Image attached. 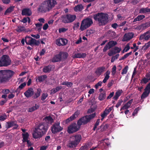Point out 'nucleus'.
Wrapping results in <instances>:
<instances>
[{
    "label": "nucleus",
    "mask_w": 150,
    "mask_h": 150,
    "mask_svg": "<svg viewBox=\"0 0 150 150\" xmlns=\"http://www.w3.org/2000/svg\"><path fill=\"white\" fill-rule=\"evenodd\" d=\"M41 90L39 88H38L37 89V92L35 93L34 96L33 97L34 99H36L39 97L41 94Z\"/></svg>",
    "instance_id": "obj_38"
},
{
    "label": "nucleus",
    "mask_w": 150,
    "mask_h": 150,
    "mask_svg": "<svg viewBox=\"0 0 150 150\" xmlns=\"http://www.w3.org/2000/svg\"><path fill=\"white\" fill-rule=\"evenodd\" d=\"M68 54L67 53L62 52V57L64 59H66L68 56Z\"/></svg>",
    "instance_id": "obj_54"
},
{
    "label": "nucleus",
    "mask_w": 150,
    "mask_h": 150,
    "mask_svg": "<svg viewBox=\"0 0 150 150\" xmlns=\"http://www.w3.org/2000/svg\"><path fill=\"white\" fill-rule=\"evenodd\" d=\"M26 84L25 82H24L21 83L16 90V92L18 94L20 93L21 90L26 86Z\"/></svg>",
    "instance_id": "obj_28"
},
{
    "label": "nucleus",
    "mask_w": 150,
    "mask_h": 150,
    "mask_svg": "<svg viewBox=\"0 0 150 150\" xmlns=\"http://www.w3.org/2000/svg\"><path fill=\"white\" fill-rule=\"evenodd\" d=\"M14 74L13 71L10 70L0 71V84L8 82Z\"/></svg>",
    "instance_id": "obj_2"
},
{
    "label": "nucleus",
    "mask_w": 150,
    "mask_h": 150,
    "mask_svg": "<svg viewBox=\"0 0 150 150\" xmlns=\"http://www.w3.org/2000/svg\"><path fill=\"white\" fill-rule=\"evenodd\" d=\"M132 54V52L131 51L129 53H127L125 54L123 57L120 58L119 59L120 60H124L127 58L129 56L131 55Z\"/></svg>",
    "instance_id": "obj_44"
},
{
    "label": "nucleus",
    "mask_w": 150,
    "mask_h": 150,
    "mask_svg": "<svg viewBox=\"0 0 150 150\" xmlns=\"http://www.w3.org/2000/svg\"><path fill=\"white\" fill-rule=\"evenodd\" d=\"M48 94L47 93H43L41 97V100H44L46 99L47 97Z\"/></svg>",
    "instance_id": "obj_52"
},
{
    "label": "nucleus",
    "mask_w": 150,
    "mask_h": 150,
    "mask_svg": "<svg viewBox=\"0 0 150 150\" xmlns=\"http://www.w3.org/2000/svg\"><path fill=\"white\" fill-rule=\"evenodd\" d=\"M52 66L51 65L45 66L43 69V71L45 73L50 72L52 69Z\"/></svg>",
    "instance_id": "obj_27"
},
{
    "label": "nucleus",
    "mask_w": 150,
    "mask_h": 150,
    "mask_svg": "<svg viewBox=\"0 0 150 150\" xmlns=\"http://www.w3.org/2000/svg\"><path fill=\"white\" fill-rule=\"evenodd\" d=\"M37 10L38 12L41 13H45L50 11L45 0L40 4Z\"/></svg>",
    "instance_id": "obj_10"
},
{
    "label": "nucleus",
    "mask_w": 150,
    "mask_h": 150,
    "mask_svg": "<svg viewBox=\"0 0 150 150\" xmlns=\"http://www.w3.org/2000/svg\"><path fill=\"white\" fill-rule=\"evenodd\" d=\"M113 3L115 4H120L123 2L124 0H113Z\"/></svg>",
    "instance_id": "obj_59"
},
{
    "label": "nucleus",
    "mask_w": 150,
    "mask_h": 150,
    "mask_svg": "<svg viewBox=\"0 0 150 150\" xmlns=\"http://www.w3.org/2000/svg\"><path fill=\"white\" fill-rule=\"evenodd\" d=\"M48 128V125L45 123L37 124L33 133V137L35 139H40L46 134Z\"/></svg>",
    "instance_id": "obj_1"
},
{
    "label": "nucleus",
    "mask_w": 150,
    "mask_h": 150,
    "mask_svg": "<svg viewBox=\"0 0 150 150\" xmlns=\"http://www.w3.org/2000/svg\"><path fill=\"white\" fill-rule=\"evenodd\" d=\"M108 128V125H101L100 127V129L101 132H103Z\"/></svg>",
    "instance_id": "obj_46"
},
{
    "label": "nucleus",
    "mask_w": 150,
    "mask_h": 150,
    "mask_svg": "<svg viewBox=\"0 0 150 150\" xmlns=\"http://www.w3.org/2000/svg\"><path fill=\"white\" fill-rule=\"evenodd\" d=\"M15 7V6H11L8 8L5 11L4 15H7L8 13H11L14 10Z\"/></svg>",
    "instance_id": "obj_37"
},
{
    "label": "nucleus",
    "mask_w": 150,
    "mask_h": 150,
    "mask_svg": "<svg viewBox=\"0 0 150 150\" xmlns=\"http://www.w3.org/2000/svg\"><path fill=\"white\" fill-rule=\"evenodd\" d=\"M21 13L23 16H30L31 15L32 12L30 8H25L22 10Z\"/></svg>",
    "instance_id": "obj_22"
},
{
    "label": "nucleus",
    "mask_w": 150,
    "mask_h": 150,
    "mask_svg": "<svg viewBox=\"0 0 150 150\" xmlns=\"http://www.w3.org/2000/svg\"><path fill=\"white\" fill-rule=\"evenodd\" d=\"M130 49V46L129 44H127L126 46L124 48L122 52V53H124L125 52H127Z\"/></svg>",
    "instance_id": "obj_45"
},
{
    "label": "nucleus",
    "mask_w": 150,
    "mask_h": 150,
    "mask_svg": "<svg viewBox=\"0 0 150 150\" xmlns=\"http://www.w3.org/2000/svg\"><path fill=\"white\" fill-rule=\"evenodd\" d=\"M16 31L18 33H21L25 30V28L24 27L21 25L18 26L17 28L16 29Z\"/></svg>",
    "instance_id": "obj_42"
},
{
    "label": "nucleus",
    "mask_w": 150,
    "mask_h": 150,
    "mask_svg": "<svg viewBox=\"0 0 150 150\" xmlns=\"http://www.w3.org/2000/svg\"><path fill=\"white\" fill-rule=\"evenodd\" d=\"M112 108L111 107L109 108L108 109H105V110L101 114V116L102 117L101 120L103 119L107 115L109 114L110 112L112 110Z\"/></svg>",
    "instance_id": "obj_23"
},
{
    "label": "nucleus",
    "mask_w": 150,
    "mask_h": 150,
    "mask_svg": "<svg viewBox=\"0 0 150 150\" xmlns=\"http://www.w3.org/2000/svg\"><path fill=\"white\" fill-rule=\"evenodd\" d=\"M96 115V113H94L90 115H85L78 120L77 122V124L79 126L86 125L89 122L91 119L93 118Z\"/></svg>",
    "instance_id": "obj_5"
},
{
    "label": "nucleus",
    "mask_w": 150,
    "mask_h": 150,
    "mask_svg": "<svg viewBox=\"0 0 150 150\" xmlns=\"http://www.w3.org/2000/svg\"><path fill=\"white\" fill-rule=\"evenodd\" d=\"M81 135L76 134L71 137L67 145V146L70 148H75L79 144L81 139Z\"/></svg>",
    "instance_id": "obj_4"
},
{
    "label": "nucleus",
    "mask_w": 150,
    "mask_h": 150,
    "mask_svg": "<svg viewBox=\"0 0 150 150\" xmlns=\"http://www.w3.org/2000/svg\"><path fill=\"white\" fill-rule=\"evenodd\" d=\"M145 18V16L144 15H140L138 16L136 18H134L133 21V22H135L137 21H140Z\"/></svg>",
    "instance_id": "obj_35"
},
{
    "label": "nucleus",
    "mask_w": 150,
    "mask_h": 150,
    "mask_svg": "<svg viewBox=\"0 0 150 150\" xmlns=\"http://www.w3.org/2000/svg\"><path fill=\"white\" fill-rule=\"evenodd\" d=\"M7 118V115L5 114L0 116V121H3Z\"/></svg>",
    "instance_id": "obj_53"
},
{
    "label": "nucleus",
    "mask_w": 150,
    "mask_h": 150,
    "mask_svg": "<svg viewBox=\"0 0 150 150\" xmlns=\"http://www.w3.org/2000/svg\"><path fill=\"white\" fill-rule=\"evenodd\" d=\"M86 54L85 53L82 52L75 54L73 56V58H83L86 57Z\"/></svg>",
    "instance_id": "obj_26"
},
{
    "label": "nucleus",
    "mask_w": 150,
    "mask_h": 150,
    "mask_svg": "<svg viewBox=\"0 0 150 150\" xmlns=\"http://www.w3.org/2000/svg\"><path fill=\"white\" fill-rule=\"evenodd\" d=\"M122 92V90H119L117 91L115 93V96L113 98V99L115 100H117L119 97L121 95V94Z\"/></svg>",
    "instance_id": "obj_33"
},
{
    "label": "nucleus",
    "mask_w": 150,
    "mask_h": 150,
    "mask_svg": "<svg viewBox=\"0 0 150 150\" xmlns=\"http://www.w3.org/2000/svg\"><path fill=\"white\" fill-rule=\"evenodd\" d=\"M11 63V60L8 55H3L0 57V67L8 66Z\"/></svg>",
    "instance_id": "obj_7"
},
{
    "label": "nucleus",
    "mask_w": 150,
    "mask_h": 150,
    "mask_svg": "<svg viewBox=\"0 0 150 150\" xmlns=\"http://www.w3.org/2000/svg\"><path fill=\"white\" fill-rule=\"evenodd\" d=\"M121 48H119L115 46L113 48L109 50L108 54L109 56H112V55L119 53L121 51Z\"/></svg>",
    "instance_id": "obj_16"
},
{
    "label": "nucleus",
    "mask_w": 150,
    "mask_h": 150,
    "mask_svg": "<svg viewBox=\"0 0 150 150\" xmlns=\"http://www.w3.org/2000/svg\"><path fill=\"white\" fill-rule=\"evenodd\" d=\"M60 41L61 42V46L66 45L67 42V40L66 39L61 38Z\"/></svg>",
    "instance_id": "obj_48"
},
{
    "label": "nucleus",
    "mask_w": 150,
    "mask_h": 150,
    "mask_svg": "<svg viewBox=\"0 0 150 150\" xmlns=\"http://www.w3.org/2000/svg\"><path fill=\"white\" fill-rule=\"evenodd\" d=\"M80 127L75 122L73 123L68 127L67 132L69 134L73 133L78 131Z\"/></svg>",
    "instance_id": "obj_11"
},
{
    "label": "nucleus",
    "mask_w": 150,
    "mask_h": 150,
    "mask_svg": "<svg viewBox=\"0 0 150 150\" xmlns=\"http://www.w3.org/2000/svg\"><path fill=\"white\" fill-rule=\"evenodd\" d=\"M39 107V105L35 104V106H33L29 108L28 110V112H32L38 109Z\"/></svg>",
    "instance_id": "obj_36"
},
{
    "label": "nucleus",
    "mask_w": 150,
    "mask_h": 150,
    "mask_svg": "<svg viewBox=\"0 0 150 150\" xmlns=\"http://www.w3.org/2000/svg\"><path fill=\"white\" fill-rule=\"evenodd\" d=\"M150 38V29L143 34L141 35L139 37V39L142 40L144 39L147 40Z\"/></svg>",
    "instance_id": "obj_19"
},
{
    "label": "nucleus",
    "mask_w": 150,
    "mask_h": 150,
    "mask_svg": "<svg viewBox=\"0 0 150 150\" xmlns=\"http://www.w3.org/2000/svg\"><path fill=\"white\" fill-rule=\"evenodd\" d=\"M23 139L22 140L23 143L26 142L28 140V139L29 136V134L28 132L22 134Z\"/></svg>",
    "instance_id": "obj_34"
},
{
    "label": "nucleus",
    "mask_w": 150,
    "mask_h": 150,
    "mask_svg": "<svg viewBox=\"0 0 150 150\" xmlns=\"http://www.w3.org/2000/svg\"><path fill=\"white\" fill-rule=\"evenodd\" d=\"M133 101V99H131L129 100L120 109V111L122 110L127 109L129 108Z\"/></svg>",
    "instance_id": "obj_24"
},
{
    "label": "nucleus",
    "mask_w": 150,
    "mask_h": 150,
    "mask_svg": "<svg viewBox=\"0 0 150 150\" xmlns=\"http://www.w3.org/2000/svg\"><path fill=\"white\" fill-rule=\"evenodd\" d=\"M80 113V111L79 110H77L69 118H67L65 121L66 123H67L70 122L74 120L75 118L77 117Z\"/></svg>",
    "instance_id": "obj_14"
},
{
    "label": "nucleus",
    "mask_w": 150,
    "mask_h": 150,
    "mask_svg": "<svg viewBox=\"0 0 150 150\" xmlns=\"http://www.w3.org/2000/svg\"><path fill=\"white\" fill-rule=\"evenodd\" d=\"M47 6L50 11L57 4L56 0H45Z\"/></svg>",
    "instance_id": "obj_15"
},
{
    "label": "nucleus",
    "mask_w": 150,
    "mask_h": 150,
    "mask_svg": "<svg viewBox=\"0 0 150 150\" xmlns=\"http://www.w3.org/2000/svg\"><path fill=\"white\" fill-rule=\"evenodd\" d=\"M106 96V93L105 92H103L100 93L98 97V99L100 100H103L105 98Z\"/></svg>",
    "instance_id": "obj_40"
},
{
    "label": "nucleus",
    "mask_w": 150,
    "mask_h": 150,
    "mask_svg": "<svg viewBox=\"0 0 150 150\" xmlns=\"http://www.w3.org/2000/svg\"><path fill=\"white\" fill-rule=\"evenodd\" d=\"M120 54H116L115 56H113L111 59V62H113L115 60L117 59L119 56Z\"/></svg>",
    "instance_id": "obj_47"
},
{
    "label": "nucleus",
    "mask_w": 150,
    "mask_h": 150,
    "mask_svg": "<svg viewBox=\"0 0 150 150\" xmlns=\"http://www.w3.org/2000/svg\"><path fill=\"white\" fill-rule=\"evenodd\" d=\"M144 91L143 93L141 96V99L147 97L150 93V91L145 89V88Z\"/></svg>",
    "instance_id": "obj_32"
},
{
    "label": "nucleus",
    "mask_w": 150,
    "mask_h": 150,
    "mask_svg": "<svg viewBox=\"0 0 150 150\" xmlns=\"http://www.w3.org/2000/svg\"><path fill=\"white\" fill-rule=\"evenodd\" d=\"M139 107H137V108L134 111V112L132 113V115L134 116L136 114H137L138 111L139 110Z\"/></svg>",
    "instance_id": "obj_64"
},
{
    "label": "nucleus",
    "mask_w": 150,
    "mask_h": 150,
    "mask_svg": "<svg viewBox=\"0 0 150 150\" xmlns=\"http://www.w3.org/2000/svg\"><path fill=\"white\" fill-rule=\"evenodd\" d=\"M80 25L79 22H77L76 23H74L73 26V29L74 30H76L79 28Z\"/></svg>",
    "instance_id": "obj_50"
},
{
    "label": "nucleus",
    "mask_w": 150,
    "mask_h": 150,
    "mask_svg": "<svg viewBox=\"0 0 150 150\" xmlns=\"http://www.w3.org/2000/svg\"><path fill=\"white\" fill-rule=\"evenodd\" d=\"M45 119L46 121H47L50 122H52L53 121L52 118L50 116H46L45 118Z\"/></svg>",
    "instance_id": "obj_49"
},
{
    "label": "nucleus",
    "mask_w": 150,
    "mask_h": 150,
    "mask_svg": "<svg viewBox=\"0 0 150 150\" xmlns=\"http://www.w3.org/2000/svg\"><path fill=\"white\" fill-rule=\"evenodd\" d=\"M149 12H150V8L148 7L142 8L139 10V13H146Z\"/></svg>",
    "instance_id": "obj_31"
},
{
    "label": "nucleus",
    "mask_w": 150,
    "mask_h": 150,
    "mask_svg": "<svg viewBox=\"0 0 150 150\" xmlns=\"http://www.w3.org/2000/svg\"><path fill=\"white\" fill-rule=\"evenodd\" d=\"M34 94L33 89L32 88H28V89L24 93L25 96L27 98L31 97Z\"/></svg>",
    "instance_id": "obj_21"
},
{
    "label": "nucleus",
    "mask_w": 150,
    "mask_h": 150,
    "mask_svg": "<svg viewBox=\"0 0 150 150\" xmlns=\"http://www.w3.org/2000/svg\"><path fill=\"white\" fill-rule=\"evenodd\" d=\"M2 92L6 95L9 93L10 91L8 89H3L2 90Z\"/></svg>",
    "instance_id": "obj_61"
},
{
    "label": "nucleus",
    "mask_w": 150,
    "mask_h": 150,
    "mask_svg": "<svg viewBox=\"0 0 150 150\" xmlns=\"http://www.w3.org/2000/svg\"><path fill=\"white\" fill-rule=\"evenodd\" d=\"M68 30L67 29H66L64 28H59V33H61L62 32H66Z\"/></svg>",
    "instance_id": "obj_60"
},
{
    "label": "nucleus",
    "mask_w": 150,
    "mask_h": 150,
    "mask_svg": "<svg viewBox=\"0 0 150 150\" xmlns=\"http://www.w3.org/2000/svg\"><path fill=\"white\" fill-rule=\"evenodd\" d=\"M114 92H112L110 93L109 95L107 97V99L108 100L110 99L114 95Z\"/></svg>",
    "instance_id": "obj_62"
},
{
    "label": "nucleus",
    "mask_w": 150,
    "mask_h": 150,
    "mask_svg": "<svg viewBox=\"0 0 150 150\" xmlns=\"http://www.w3.org/2000/svg\"><path fill=\"white\" fill-rule=\"evenodd\" d=\"M60 123L57 122L54 124L51 127V131L53 134H55L58 132L61 131L63 128L61 127L59 125Z\"/></svg>",
    "instance_id": "obj_12"
},
{
    "label": "nucleus",
    "mask_w": 150,
    "mask_h": 150,
    "mask_svg": "<svg viewBox=\"0 0 150 150\" xmlns=\"http://www.w3.org/2000/svg\"><path fill=\"white\" fill-rule=\"evenodd\" d=\"M76 18V16L75 15L70 14H65L62 16L61 20L64 23H69L73 22Z\"/></svg>",
    "instance_id": "obj_8"
},
{
    "label": "nucleus",
    "mask_w": 150,
    "mask_h": 150,
    "mask_svg": "<svg viewBox=\"0 0 150 150\" xmlns=\"http://www.w3.org/2000/svg\"><path fill=\"white\" fill-rule=\"evenodd\" d=\"M88 146L87 144H85L84 145L82 146L79 149V150H85L87 149Z\"/></svg>",
    "instance_id": "obj_56"
},
{
    "label": "nucleus",
    "mask_w": 150,
    "mask_h": 150,
    "mask_svg": "<svg viewBox=\"0 0 150 150\" xmlns=\"http://www.w3.org/2000/svg\"><path fill=\"white\" fill-rule=\"evenodd\" d=\"M114 81L113 80H111L108 84L107 86L108 88H110L114 83Z\"/></svg>",
    "instance_id": "obj_58"
},
{
    "label": "nucleus",
    "mask_w": 150,
    "mask_h": 150,
    "mask_svg": "<svg viewBox=\"0 0 150 150\" xmlns=\"http://www.w3.org/2000/svg\"><path fill=\"white\" fill-rule=\"evenodd\" d=\"M62 52H60L58 54L55 55L52 59V62H55L60 61L62 59Z\"/></svg>",
    "instance_id": "obj_20"
},
{
    "label": "nucleus",
    "mask_w": 150,
    "mask_h": 150,
    "mask_svg": "<svg viewBox=\"0 0 150 150\" xmlns=\"http://www.w3.org/2000/svg\"><path fill=\"white\" fill-rule=\"evenodd\" d=\"M134 35V34L133 33L129 32L125 33L124 35L123 41H127L129 40L133 37Z\"/></svg>",
    "instance_id": "obj_18"
},
{
    "label": "nucleus",
    "mask_w": 150,
    "mask_h": 150,
    "mask_svg": "<svg viewBox=\"0 0 150 150\" xmlns=\"http://www.w3.org/2000/svg\"><path fill=\"white\" fill-rule=\"evenodd\" d=\"M108 44L109 46L108 49H110L112 47H113L114 46L116 45L117 44V43L115 41L112 40L109 41Z\"/></svg>",
    "instance_id": "obj_39"
},
{
    "label": "nucleus",
    "mask_w": 150,
    "mask_h": 150,
    "mask_svg": "<svg viewBox=\"0 0 150 150\" xmlns=\"http://www.w3.org/2000/svg\"><path fill=\"white\" fill-rule=\"evenodd\" d=\"M93 18L98 22L99 25H105L108 23V15L106 13L99 12L93 15Z\"/></svg>",
    "instance_id": "obj_3"
},
{
    "label": "nucleus",
    "mask_w": 150,
    "mask_h": 150,
    "mask_svg": "<svg viewBox=\"0 0 150 150\" xmlns=\"http://www.w3.org/2000/svg\"><path fill=\"white\" fill-rule=\"evenodd\" d=\"M110 74V71H107L105 73L104 75L105 76L104 79H103V82L104 83H105L109 79L110 76L109 75ZM102 82L100 81L98 82L95 86V87L96 89H97L99 86H101L102 85Z\"/></svg>",
    "instance_id": "obj_13"
},
{
    "label": "nucleus",
    "mask_w": 150,
    "mask_h": 150,
    "mask_svg": "<svg viewBox=\"0 0 150 150\" xmlns=\"http://www.w3.org/2000/svg\"><path fill=\"white\" fill-rule=\"evenodd\" d=\"M128 67L127 66H126L125 68L122 69L121 74L122 75L126 74L128 69Z\"/></svg>",
    "instance_id": "obj_51"
},
{
    "label": "nucleus",
    "mask_w": 150,
    "mask_h": 150,
    "mask_svg": "<svg viewBox=\"0 0 150 150\" xmlns=\"http://www.w3.org/2000/svg\"><path fill=\"white\" fill-rule=\"evenodd\" d=\"M83 8V6L82 4H78L74 7V10L76 12L78 11H81Z\"/></svg>",
    "instance_id": "obj_29"
},
{
    "label": "nucleus",
    "mask_w": 150,
    "mask_h": 150,
    "mask_svg": "<svg viewBox=\"0 0 150 150\" xmlns=\"http://www.w3.org/2000/svg\"><path fill=\"white\" fill-rule=\"evenodd\" d=\"M14 126H15V127H14V129H16L18 127V125L16 124V121H12L6 122V127L7 129H9Z\"/></svg>",
    "instance_id": "obj_17"
},
{
    "label": "nucleus",
    "mask_w": 150,
    "mask_h": 150,
    "mask_svg": "<svg viewBox=\"0 0 150 150\" xmlns=\"http://www.w3.org/2000/svg\"><path fill=\"white\" fill-rule=\"evenodd\" d=\"M150 26V21L142 24L140 25V28L143 30H144Z\"/></svg>",
    "instance_id": "obj_30"
},
{
    "label": "nucleus",
    "mask_w": 150,
    "mask_h": 150,
    "mask_svg": "<svg viewBox=\"0 0 150 150\" xmlns=\"http://www.w3.org/2000/svg\"><path fill=\"white\" fill-rule=\"evenodd\" d=\"M122 102L123 101L122 100H119L116 105V107L117 108H118L121 105Z\"/></svg>",
    "instance_id": "obj_63"
},
{
    "label": "nucleus",
    "mask_w": 150,
    "mask_h": 150,
    "mask_svg": "<svg viewBox=\"0 0 150 150\" xmlns=\"http://www.w3.org/2000/svg\"><path fill=\"white\" fill-rule=\"evenodd\" d=\"M105 67L103 66L98 67L96 69L95 73L98 76H100L104 71Z\"/></svg>",
    "instance_id": "obj_25"
},
{
    "label": "nucleus",
    "mask_w": 150,
    "mask_h": 150,
    "mask_svg": "<svg viewBox=\"0 0 150 150\" xmlns=\"http://www.w3.org/2000/svg\"><path fill=\"white\" fill-rule=\"evenodd\" d=\"M149 80L147 78L144 77L141 80V83L142 84L144 83L146 84L147 83Z\"/></svg>",
    "instance_id": "obj_55"
},
{
    "label": "nucleus",
    "mask_w": 150,
    "mask_h": 150,
    "mask_svg": "<svg viewBox=\"0 0 150 150\" xmlns=\"http://www.w3.org/2000/svg\"><path fill=\"white\" fill-rule=\"evenodd\" d=\"M150 46V45L147 42L145 44V45L143 46L142 48H144V50H146Z\"/></svg>",
    "instance_id": "obj_57"
},
{
    "label": "nucleus",
    "mask_w": 150,
    "mask_h": 150,
    "mask_svg": "<svg viewBox=\"0 0 150 150\" xmlns=\"http://www.w3.org/2000/svg\"><path fill=\"white\" fill-rule=\"evenodd\" d=\"M47 78V76L46 75H42L39 76L38 77V79L39 82H41L43 81L45 79Z\"/></svg>",
    "instance_id": "obj_41"
},
{
    "label": "nucleus",
    "mask_w": 150,
    "mask_h": 150,
    "mask_svg": "<svg viewBox=\"0 0 150 150\" xmlns=\"http://www.w3.org/2000/svg\"><path fill=\"white\" fill-rule=\"evenodd\" d=\"M93 23L92 19L89 17L83 19L82 21L80 29L83 31L90 27Z\"/></svg>",
    "instance_id": "obj_6"
},
{
    "label": "nucleus",
    "mask_w": 150,
    "mask_h": 150,
    "mask_svg": "<svg viewBox=\"0 0 150 150\" xmlns=\"http://www.w3.org/2000/svg\"><path fill=\"white\" fill-rule=\"evenodd\" d=\"M62 88V87L61 86H57L55 88H53L52 89L51 91V92L52 93H54L58 91H59Z\"/></svg>",
    "instance_id": "obj_43"
},
{
    "label": "nucleus",
    "mask_w": 150,
    "mask_h": 150,
    "mask_svg": "<svg viewBox=\"0 0 150 150\" xmlns=\"http://www.w3.org/2000/svg\"><path fill=\"white\" fill-rule=\"evenodd\" d=\"M25 42L26 44L31 46L35 45L38 46L40 43V41L29 36H26L25 38Z\"/></svg>",
    "instance_id": "obj_9"
}]
</instances>
